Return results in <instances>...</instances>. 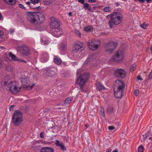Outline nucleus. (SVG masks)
I'll return each instance as SVG.
<instances>
[{
  "label": "nucleus",
  "instance_id": "nucleus-31",
  "mask_svg": "<svg viewBox=\"0 0 152 152\" xmlns=\"http://www.w3.org/2000/svg\"><path fill=\"white\" fill-rule=\"evenodd\" d=\"M42 44L44 45H47L48 44L49 42L48 40H42Z\"/></svg>",
  "mask_w": 152,
  "mask_h": 152
},
{
  "label": "nucleus",
  "instance_id": "nucleus-39",
  "mask_svg": "<svg viewBox=\"0 0 152 152\" xmlns=\"http://www.w3.org/2000/svg\"><path fill=\"white\" fill-rule=\"evenodd\" d=\"M46 71L47 72H48V73L49 72H50V73H51L52 74L53 73H54V72H53L52 71H51L49 69H46Z\"/></svg>",
  "mask_w": 152,
  "mask_h": 152
},
{
  "label": "nucleus",
  "instance_id": "nucleus-19",
  "mask_svg": "<svg viewBox=\"0 0 152 152\" xmlns=\"http://www.w3.org/2000/svg\"><path fill=\"white\" fill-rule=\"evenodd\" d=\"M53 61L55 63L58 65L61 64L62 62V60L61 59L57 56H55L54 57Z\"/></svg>",
  "mask_w": 152,
  "mask_h": 152
},
{
  "label": "nucleus",
  "instance_id": "nucleus-56",
  "mask_svg": "<svg viewBox=\"0 0 152 152\" xmlns=\"http://www.w3.org/2000/svg\"><path fill=\"white\" fill-rule=\"evenodd\" d=\"M106 152H111V150H108L106 151Z\"/></svg>",
  "mask_w": 152,
  "mask_h": 152
},
{
  "label": "nucleus",
  "instance_id": "nucleus-43",
  "mask_svg": "<svg viewBox=\"0 0 152 152\" xmlns=\"http://www.w3.org/2000/svg\"><path fill=\"white\" fill-rule=\"evenodd\" d=\"M137 79L138 80H142L143 79L141 78V77L140 76H138L137 77Z\"/></svg>",
  "mask_w": 152,
  "mask_h": 152
},
{
  "label": "nucleus",
  "instance_id": "nucleus-23",
  "mask_svg": "<svg viewBox=\"0 0 152 152\" xmlns=\"http://www.w3.org/2000/svg\"><path fill=\"white\" fill-rule=\"evenodd\" d=\"M84 30L87 32H91L93 31V28L91 26H88L85 27Z\"/></svg>",
  "mask_w": 152,
  "mask_h": 152
},
{
  "label": "nucleus",
  "instance_id": "nucleus-6",
  "mask_svg": "<svg viewBox=\"0 0 152 152\" xmlns=\"http://www.w3.org/2000/svg\"><path fill=\"white\" fill-rule=\"evenodd\" d=\"M12 120L15 125L18 126L23 121L22 114L19 110L15 111L13 113Z\"/></svg>",
  "mask_w": 152,
  "mask_h": 152
},
{
  "label": "nucleus",
  "instance_id": "nucleus-54",
  "mask_svg": "<svg viewBox=\"0 0 152 152\" xmlns=\"http://www.w3.org/2000/svg\"><path fill=\"white\" fill-rule=\"evenodd\" d=\"M10 33H12V32H13L14 31V30H12V29H11L10 30Z\"/></svg>",
  "mask_w": 152,
  "mask_h": 152
},
{
  "label": "nucleus",
  "instance_id": "nucleus-50",
  "mask_svg": "<svg viewBox=\"0 0 152 152\" xmlns=\"http://www.w3.org/2000/svg\"><path fill=\"white\" fill-rule=\"evenodd\" d=\"M26 3L27 4L29 5V6H30V2H29V1L27 2H26Z\"/></svg>",
  "mask_w": 152,
  "mask_h": 152
},
{
  "label": "nucleus",
  "instance_id": "nucleus-35",
  "mask_svg": "<svg viewBox=\"0 0 152 152\" xmlns=\"http://www.w3.org/2000/svg\"><path fill=\"white\" fill-rule=\"evenodd\" d=\"M19 7L21 8H22L24 10L26 9V8L24 7V6L23 4H19Z\"/></svg>",
  "mask_w": 152,
  "mask_h": 152
},
{
  "label": "nucleus",
  "instance_id": "nucleus-2",
  "mask_svg": "<svg viewBox=\"0 0 152 152\" xmlns=\"http://www.w3.org/2000/svg\"><path fill=\"white\" fill-rule=\"evenodd\" d=\"M110 20L109 21L108 24L110 28L113 27V24L117 25L121 22L123 20V16L121 13L114 12L110 15Z\"/></svg>",
  "mask_w": 152,
  "mask_h": 152
},
{
  "label": "nucleus",
  "instance_id": "nucleus-33",
  "mask_svg": "<svg viewBox=\"0 0 152 152\" xmlns=\"http://www.w3.org/2000/svg\"><path fill=\"white\" fill-rule=\"evenodd\" d=\"M139 90L138 89L136 90L134 92V95L135 96H137L139 94Z\"/></svg>",
  "mask_w": 152,
  "mask_h": 152
},
{
  "label": "nucleus",
  "instance_id": "nucleus-58",
  "mask_svg": "<svg viewBox=\"0 0 152 152\" xmlns=\"http://www.w3.org/2000/svg\"><path fill=\"white\" fill-rule=\"evenodd\" d=\"M112 152H118V151L116 150H114Z\"/></svg>",
  "mask_w": 152,
  "mask_h": 152
},
{
  "label": "nucleus",
  "instance_id": "nucleus-61",
  "mask_svg": "<svg viewBox=\"0 0 152 152\" xmlns=\"http://www.w3.org/2000/svg\"><path fill=\"white\" fill-rule=\"evenodd\" d=\"M122 0L123 1H126V0Z\"/></svg>",
  "mask_w": 152,
  "mask_h": 152
},
{
  "label": "nucleus",
  "instance_id": "nucleus-8",
  "mask_svg": "<svg viewBox=\"0 0 152 152\" xmlns=\"http://www.w3.org/2000/svg\"><path fill=\"white\" fill-rule=\"evenodd\" d=\"M100 44V41L98 40L92 39L88 43L89 48L91 50H95L98 48Z\"/></svg>",
  "mask_w": 152,
  "mask_h": 152
},
{
  "label": "nucleus",
  "instance_id": "nucleus-16",
  "mask_svg": "<svg viewBox=\"0 0 152 152\" xmlns=\"http://www.w3.org/2000/svg\"><path fill=\"white\" fill-rule=\"evenodd\" d=\"M60 28L53 29L52 34L55 37H58L61 36V31Z\"/></svg>",
  "mask_w": 152,
  "mask_h": 152
},
{
  "label": "nucleus",
  "instance_id": "nucleus-11",
  "mask_svg": "<svg viewBox=\"0 0 152 152\" xmlns=\"http://www.w3.org/2000/svg\"><path fill=\"white\" fill-rule=\"evenodd\" d=\"M50 26L52 29H56L60 28V22L56 20L54 18L51 17Z\"/></svg>",
  "mask_w": 152,
  "mask_h": 152
},
{
  "label": "nucleus",
  "instance_id": "nucleus-59",
  "mask_svg": "<svg viewBox=\"0 0 152 152\" xmlns=\"http://www.w3.org/2000/svg\"><path fill=\"white\" fill-rule=\"evenodd\" d=\"M45 54L46 55V57H48V56H47V53H45Z\"/></svg>",
  "mask_w": 152,
  "mask_h": 152
},
{
  "label": "nucleus",
  "instance_id": "nucleus-51",
  "mask_svg": "<svg viewBox=\"0 0 152 152\" xmlns=\"http://www.w3.org/2000/svg\"><path fill=\"white\" fill-rule=\"evenodd\" d=\"M72 13L71 12H69L68 14V15L70 16H71L72 15Z\"/></svg>",
  "mask_w": 152,
  "mask_h": 152
},
{
  "label": "nucleus",
  "instance_id": "nucleus-28",
  "mask_svg": "<svg viewBox=\"0 0 152 152\" xmlns=\"http://www.w3.org/2000/svg\"><path fill=\"white\" fill-rule=\"evenodd\" d=\"M140 26L142 28L144 29H146L148 26V25L146 24L145 22L143 23L142 24H140Z\"/></svg>",
  "mask_w": 152,
  "mask_h": 152
},
{
  "label": "nucleus",
  "instance_id": "nucleus-7",
  "mask_svg": "<svg viewBox=\"0 0 152 152\" xmlns=\"http://www.w3.org/2000/svg\"><path fill=\"white\" fill-rule=\"evenodd\" d=\"M21 82L24 88H27L28 90H30L33 88L35 84L33 83L30 85L31 82L26 78L21 77L20 79Z\"/></svg>",
  "mask_w": 152,
  "mask_h": 152
},
{
  "label": "nucleus",
  "instance_id": "nucleus-26",
  "mask_svg": "<svg viewBox=\"0 0 152 152\" xmlns=\"http://www.w3.org/2000/svg\"><path fill=\"white\" fill-rule=\"evenodd\" d=\"M144 148L142 145H140L138 149V152H143Z\"/></svg>",
  "mask_w": 152,
  "mask_h": 152
},
{
  "label": "nucleus",
  "instance_id": "nucleus-25",
  "mask_svg": "<svg viewBox=\"0 0 152 152\" xmlns=\"http://www.w3.org/2000/svg\"><path fill=\"white\" fill-rule=\"evenodd\" d=\"M93 58L92 57H88L87 59H86V61L84 62V64H87L88 62L90 61H92Z\"/></svg>",
  "mask_w": 152,
  "mask_h": 152
},
{
  "label": "nucleus",
  "instance_id": "nucleus-44",
  "mask_svg": "<svg viewBox=\"0 0 152 152\" xmlns=\"http://www.w3.org/2000/svg\"><path fill=\"white\" fill-rule=\"evenodd\" d=\"M78 1L82 4H84V0H78Z\"/></svg>",
  "mask_w": 152,
  "mask_h": 152
},
{
  "label": "nucleus",
  "instance_id": "nucleus-27",
  "mask_svg": "<svg viewBox=\"0 0 152 152\" xmlns=\"http://www.w3.org/2000/svg\"><path fill=\"white\" fill-rule=\"evenodd\" d=\"M111 10V8L109 7H105L103 9V11L106 12H110Z\"/></svg>",
  "mask_w": 152,
  "mask_h": 152
},
{
  "label": "nucleus",
  "instance_id": "nucleus-40",
  "mask_svg": "<svg viewBox=\"0 0 152 152\" xmlns=\"http://www.w3.org/2000/svg\"><path fill=\"white\" fill-rule=\"evenodd\" d=\"M3 35V32L2 31L0 30V38H2Z\"/></svg>",
  "mask_w": 152,
  "mask_h": 152
},
{
  "label": "nucleus",
  "instance_id": "nucleus-60",
  "mask_svg": "<svg viewBox=\"0 0 152 152\" xmlns=\"http://www.w3.org/2000/svg\"><path fill=\"white\" fill-rule=\"evenodd\" d=\"M151 51L152 52V46L151 47Z\"/></svg>",
  "mask_w": 152,
  "mask_h": 152
},
{
  "label": "nucleus",
  "instance_id": "nucleus-12",
  "mask_svg": "<svg viewBox=\"0 0 152 152\" xmlns=\"http://www.w3.org/2000/svg\"><path fill=\"white\" fill-rule=\"evenodd\" d=\"M18 50L21 54L23 56H28L29 54V50L28 47L23 46L19 47Z\"/></svg>",
  "mask_w": 152,
  "mask_h": 152
},
{
  "label": "nucleus",
  "instance_id": "nucleus-15",
  "mask_svg": "<svg viewBox=\"0 0 152 152\" xmlns=\"http://www.w3.org/2000/svg\"><path fill=\"white\" fill-rule=\"evenodd\" d=\"M114 95L116 98L121 97L123 94V89H114Z\"/></svg>",
  "mask_w": 152,
  "mask_h": 152
},
{
  "label": "nucleus",
  "instance_id": "nucleus-21",
  "mask_svg": "<svg viewBox=\"0 0 152 152\" xmlns=\"http://www.w3.org/2000/svg\"><path fill=\"white\" fill-rule=\"evenodd\" d=\"M6 4L9 5H12L15 4L16 0H4Z\"/></svg>",
  "mask_w": 152,
  "mask_h": 152
},
{
  "label": "nucleus",
  "instance_id": "nucleus-1",
  "mask_svg": "<svg viewBox=\"0 0 152 152\" xmlns=\"http://www.w3.org/2000/svg\"><path fill=\"white\" fill-rule=\"evenodd\" d=\"M26 15L27 20L34 24H42L45 20V17L41 13L28 12Z\"/></svg>",
  "mask_w": 152,
  "mask_h": 152
},
{
  "label": "nucleus",
  "instance_id": "nucleus-47",
  "mask_svg": "<svg viewBox=\"0 0 152 152\" xmlns=\"http://www.w3.org/2000/svg\"><path fill=\"white\" fill-rule=\"evenodd\" d=\"M87 9L90 12H93V11L91 9V7H89Z\"/></svg>",
  "mask_w": 152,
  "mask_h": 152
},
{
  "label": "nucleus",
  "instance_id": "nucleus-53",
  "mask_svg": "<svg viewBox=\"0 0 152 152\" xmlns=\"http://www.w3.org/2000/svg\"><path fill=\"white\" fill-rule=\"evenodd\" d=\"M115 4L117 7H118L119 5V4L118 2L115 3Z\"/></svg>",
  "mask_w": 152,
  "mask_h": 152
},
{
  "label": "nucleus",
  "instance_id": "nucleus-41",
  "mask_svg": "<svg viewBox=\"0 0 152 152\" xmlns=\"http://www.w3.org/2000/svg\"><path fill=\"white\" fill-rule=\"evenodd\" d=\"M44 132H42L40 134V137L43 138L44 137Z\"/></svg>",
  "mask_w": 152,
  "mask_h": 152
},
{
  "label": "nucleus",
  "instance_id": "nucleus-52",
  "mask_svg": "<svg viewBox=\"0 0 152 152\" xmlns=\"http://www.w3.org/2000/svg\"><path fill=\"white\" fill-rule=\"evenodd\" d=\"M22 61V62H25V63L26 62L25 61L23 60H20L19 59V61Z\"/></svg>",
  "mask_w": 152,
  "mask_h": 152
},
{
  "label": "nucleus",
  "instance_id": "nucleus-14",
  "mask_svg": "<svg viewBox=\"0 0 152 152\" xmlns=\"http://www.w3.org/2000/svg\"><path fill=\"white\" fill-rule=\"evenodd\" d=\"M124 86V84L122 81L120 80H117L115 81L114 89L123 90Z\"/></svg>",
  "mask_w": 152,
  "mask_h": 152
},
{
  "label": "nucleus",
  "instance_id": "nucleus-46",
  "mask_svg": "<svg viewBox=\"0 0 152 152\" xmlns=\"http://www.w3.org/2000/svg\"><path fill=\"white\" fill-rule=\"evenodd\" d=\"M96 0H88V2L90 3H94L96 2Z\"/></svg>",
  "mask_w": 152,
  "mask_h": 152
},
{
  "label": "nucleus",
  "instance_id": "nucleus-30",
  "mask_svg": "<svg viewBox=\"0 0 152 152\" xmlns=\"http://www.w3.org/2000/svg\"><path fill=\"white\" fill-rule=\"evenodd\" d=\"M100 111L101 112L102 115L103 117H104L105 116V114L104 108L102 107H101L100 108Z\"/></svg>",
  "mask_w": 152,
  "mask_h": 152
},
{
  "label": "nucleus",
  "instance_id": "nucleus-22",
  "mask_svg": "<svg viewBox=\"0 0 152 152\" xmlns=\"http://www.w3.org/2000/svg\"><path fill=\"white\" fill-rule=\"evenodd\" d=\"M73 99L72 97H68L65 100L64 104H68L70 103L72 101Z\"/></svg>",
  "mask_w": 152,
  "mask_h": 152
},
{
  "label": "nucleus",
  "instance_id": "nucleus-48",
  "mask_svg": "<svg viewBox=\"0 0 152 152\" xmlns=\"http://www.w3.org/2000/svg\"><path fill=\"white\" fill-rule=\"evenodd\" d=\"M14 106L11 105L10 107V111L12 110L14 108Z\"/></svg>",
  "mask_w": 152,
  "mask_h": 152
},
{
  "label": "nucleus",
  "instance_id": "nucleus-55",
  "mask_svg": "<svg viewBox=\"0 0 152 152\" xmlns=\"http://www.w3.org/2000/svg\"><path fill=\"white\" fill-rule=\"evenodd\" d=\"M85 126L86 127V129L88 127V126H87V124H85Z\"/></svg>",
  "mask_w": 152,
  "mask_h": 152
},
{
  "label": "nucleus",
  "instance_id": "nucleus-10",
  "mask_svg": "<svg viewBox=\"0 0 152 152\" xmlns=\"http://www.w3.org/2000/svg\"><path fill=\"white\" fill-rule=\"evenodd\" d=\"M114 74L115 76L120 78L124 77L126 75L125 71L124 69H121L114 70Z\"/></svg>",
  "mask_w": 152,
  "mask_h": 152
},
{
  "label": "nucleus",
  "instance_id": "nucleus-24",
  "mask_svg": "<svg viewBox=\"0 0 152 152\" xmlns=\"http://www.w3.org/2000/svg\"><path fill=\"white\" fill-rule=\"evenodd\" d=\"M97 88H99V89H104V87L103 86L101 83L98 82L97 83Z\"/></svg>",
  "mask_w": 152,
  "mask_h": 152
},
{
  "label": "nucleus",
  "instance_id": "nucleus-32",
  "mask_svg": "<svg viewBox=\"0 0 152 152\" xmlns=\"http://www.w3.org/2000/svg\"><path fill=\"white\" fill-rule=\"evenodd\" d=\"M39 0H30L31 3L33 4L35 3H38L39 2Z\"/></svg>",
  "mask_w": 152,
  "mask_h": 152
},
{
  "label": "nucleus",
  "instance_id": "nucleus-57",
  "mask_svg": "<svg viewBox=\"0 0 152 152\" xmlns=\"http://www.w3.org/2000/svg\"><path fill=\"white\" fill-rule=\"evenodd\" d=\"M149 139L150 140H152V137H149Z\"/></svg>",
  "mask_w": 152,
  "mask_h": 152
},
{
  "label": "nucleus",
  "instance_id": "nucleus-36",
  "mask_svg": "<svg viewBox=\"0 0 152 152\" xmlns=\"http://www.w3.org/2000/svg\"><path fill=\"white\" fill-rule=\"evenodd\" d=\"M108 129L109 130H114L115 129V127L112 126H110L108 127Z\"/></svg>",
  "mask_w": 152,
  "mask_h": 152
},
{
  "label": "nucleus",
  "instance_id": "nucleus-3",
  "mask_svg": "<svg viewBox=\"0 0 152 152\" xmlns=\"http://www.w3.org/2000/svg\"><path fill=\"white\" fill-rule=\"evenodd\" d=\"M81 71L80 69L77 70V82L79 85L81 91H82L83 90V86L89 78V74L87 73H86L83 75H81Z\"/></svg>",
  "mask_w": 152,
  "mask_h": 152
},
{
  "label": "nucleus",
  "instance_id": "nucleus-5",
  "mask_svg": "<svg viewBox=\"0 0 152 152\" xmlns=\"http://www.w3.org/2000/svg\"><path fill=\"white\" fill-rule=\"evenodd\" d=\"M124 51L119 50L113 55L109 61V63L111 64L113 63H120L121 62L124 57Z\"/></svg>",
  "mask_w": 152,
  "mask_h": 152
},
{
  "label": "nucleus",
  "instance_id": "nucleus-4",
  "mask_svg": "<svg viewBox=\"0 0 152 152\" xmlns=\"http://www.w3.org/2000/svg\"><path fill=\"white\" fill-rule=\"evenodd\" d=\"M7 90L10 91L12 94H15L19 92L21 89V87L18 86L14 81L4 83Z\"/></svg>",
  "mask_w": 152,
  "mask_h": 152
},
{
  "label": "nucleus",
  "instance_id": "nucleus-13",
  "mask_svg": "<svg viewBox=\"0 0 152 152\" xmlns=\"http://www.w3.org/2000/svg\"><path fill=\"white\" fill-rule=\"evenodd\" d=\"M73 47L72 53H74L75 51H77L83 47V43L79 41H77L74 43Z\"/></svg>",
  "mask_w": 152,
  "mask_h": 152
},
{
  "label": "nucleus",
  "instance_id": "nucleus-29",
  "mask_svg": "<svg viewBox=\"0 0 152 152\" xmlns=\"http://www.w3.org/2000/svg\"><path fill=\"white\" fill-rule=\"evenodd\" d=\"M136 66V64H133L130 69V72H132L135 69Z\"/></svg>",
  "mask_w": 152,
  "mask_h": 152
},
{
  "label": "nucleus",
  "instance_id": "nucleus-38",
  "mask_svg": "<svg viewBox=\"0 0 152 152\" xmlns=\"http://www.w3.org/2000/svg\"><path fill=\"white\" fill-rule=\"evenodd\" d=\"M148 79L150 80L152 79V71L150 72L148 76Z\"/></svg>",
  "mask_w": 152,
  "mask_h": 152
},
{
  "label": "nucleus",
  "instance_id": "nucleus-34",
  "mask_svg": "<svg viewBox=\"0 0 152 152\" xmlns=\"http://www.w3.org/2000/svg\"><path fill=\"white\" fill-rule=\"evenodd\" d=\"M89 7V4L88 3H85L84 4L83 7L84 8H86Z\"/></svg>",
  "mask_w": 152,
  "mask_h": 152
},
{
  "label": "nucleus",
  "instance_id": "nucleus-18",
  "mask_svg": "<svg viewBox=\"0 0 152 152\" xmlns=\"http://www.w3.org/2000/svg\"><path fill=\"white\" fill-rule=\"evenodd\" d=\"M40 152H54L53 149L50 147H43Z\"/></svg>",
  "mask_w": 152,
  "mask_h": 152
},
{
  "label": "nucleus",
  "instance_id": "nucleus-17",
  "mask_svg": "<svg viewBox=\"0 0 152 152\" xmlns=\"http://www.w3.org/2000/svg\"><path fill=\"white\" fill-rule=\"evenodd\" d=\"M55 144L56 146L60 147L61 150L63 151L66 150V148L65 147L64 145L62 142H60L58 140H56Z\"/></svg>",
  "mask_w": 152,
  "mask_h": 152
},
{
  "label": "nucleus",
  "instance_id": "nucleus-20",
  "mask_svg": "<svg viewBox=\"0 0 152 152\" xmlns=\"http://www.w3.org/2000/svg\"><path fill=\"white\" fill-rule=\"evenodd\" d=\"M9 57H10L12 60L14 61H19V59H18L15 55L12 54V52H10L8 54Z\"/></svg>",
  "mask_w": 152,
  "mask_h": 152
},
{
  "label": "nucleus",
  "instance_id": "nucleus-9",
  "mask_svg": "<svg viewBox=\"0 0 152 152\" xmlns=\"http://www.w3.org/2000/svg\"><path fill=\"white\" fill-rule=\"evenodd\" d=\"M118 43L116 42H109L105 47L106 50L109 53H112L115 49Z\"/></svg>",
  "mask_w": 152,
  "mask_h": 152
},
{
  "label": "nucleus",
  "instance_id": "nucleus-37",
  "mask_svg": "<svg viewBox=\"0 0 152 152\" xmlns=\"http://www.w3.org/2000/svg\"><path fill=\"white\" fill-rule=\"evenodd\" d=\"M75 32L80 37L81 36V34L80 32L78 31H76Z\"/></svg>",
  "mask_w": 152,
  "mask_h": 152
},
{
  "label": "nucleus",
  "instance_id": "nucleus-42",
  "mask_svg": "<svg viewBox=\"0 0 152 152\" xmlns=\"http://www.w3.org/2000/svg\"><path fill=\"white\" fill-rule=\"evenodd\" d=\"M6 69L8 71H12V68H9L8 67H6Z\"/></svg>",
  "mask_w": 152,
  "mask_h": 152
},
{
  "label": "nucleus",
  "instance_id": "nucleus-45",
  "mask_svg": "<svg viewBox=\"0 0 152 152\" xmlns=\"http://www.w3.org/2000/svg\"><path fill=\"white\" fill-rule=\"evenodd\" d=\"M134 1H139L141 3H143L145 1V0H134Z\"/></svg>",
  "mask_w": 152,
  "mask_h": 152
},
{
  "label": "nucleus",
  "instance_id": "nucleus-49",
  "mask_svg": "<svg viewBox=\"0 0 152 152\" xmlns=\"http://www.w3.org/2000/svg\"><path fill=\"white\" fill-rule=\"evenodd\" d=\"M147 3H150L152 2V0H145Z\"/></svg>",
  "mask_w": 152,
  "mask_h": 152
}]
</instances>
